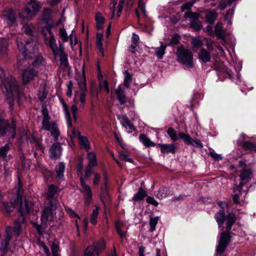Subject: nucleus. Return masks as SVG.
<instances>
[{
	"instance_id": "nucleus-1",
	"label": "nucleus",
	"mask_w": 256,
	"mask_h": 256,
	"mask_svg": "<svg viewBox=\"0 0 256 256\" xmlns=\"http://www.w3.org/2000/svg\"><path fill=\"white\" fill-rule=\"evenodd\" d=\"M6 76L4 69L0 68V79L2 90L9 104L10 110L12 112L14 106V98H17L19 100L22 96V92L14 78L10 75L6 77Z\"/></svg>"
},
{
	"instance_id": "nucleus-2",
	"label": "nucleus",
	"mask_w": 256,
	"mask_h": 256,
	"mask_svg": "<svg viewBox=\"0 0 256 256\" xmlns=\"http://www.w3.org/2000/svg\"><path fill=\"white\" fill-rule=\"evenodd\" d=\"M42 34L46 44L52 50L55 60H58L60 62V66L64 68H66L68 64V56L64 52L62 42H59L58 47L54 36L52 32V28L50 26L44 27L42 30Z\"/></svg>"
},
{
	"instance_id": "nucleus-3",
	"label": "nucleus",
	"mask_w": 256,
	"mask_h": 256,
	"mask_svg": "<svg viewBox=\"0 0 256 256\" xmlns=\"http://www.w3.org/2000/svg\"><path fill=\"white\" fill-rule=\"evenodd\" d=\"M16 195L14 196L10 203L7 202H0V207L2 210L7 213H10L13 210L16 206H22L24 189L22 184L18 178L17 186L14 188Z\"/></svg>"
},
{
	"instance_id": "nucleus-4",
	"label": "nucleus",
	"mask_w": 256,
	"mask_h": 256,
	"mask_svg": "<svg viewBox=\"0 0 256 256\" xmlns=\"http://www.w3.org/2000/svg\"><path fill=\"white\" fill-rule=\"evenodd\" d=\"M42 120L40 130L50 132L54 140H57L60 135V131L56 123L54 122H50V116L46 106H42Z\"/></svg>"
},
{
	"instance_id": "nucleus-5",
	"label": "nucleus",
	"mask_w": 256,
	"mask_h": 256,
	"mask_svg": "<svg viewBox=\"0 0 256 256\" xmlns=\"http://www.w3.org/2000/svg\"><path fill=\"white\" fill-rule=\"evenodd\" d=\"M17 122L14 118L10 122L8 120L0 119V138L8 137L14 139L16 136Z\"/></svg>"
},
{
	"instance_id": "nucleus-6",
	"label": "nucleus",
	"mask_w": 256,
	"mask_h": 256,
	"mask_svg": "<svg viewBox=\"0 0 256 256\" xmlns=\"http://www.w3.org/2000/svg\"><path fill=\"white\" fill-rule=\"evenodd\" d=\"M41 6L36 0H30L26 5L25 10L19 14L22 21L24 23L38 14Z\"/></svg>"
},
{
	"instance_id": "nucleus-7",
	"label": "nucleus",
	"mask_w": 256,
	"mask_h": 256,
	"mask_svg": "<svg viewBox=\"0 0 256 256\" xmlns=\"http://www.w3.org/2000/svg\"><path fill=\"white\" fill-rule=\"evenodd\" d=\"M176 55L178 62L188 68L193 66V56L190 50L182 45L177 48Z\"/></svg>"
},
{
	"instance_id": "nucleus-8",
	"label": "nucleus",
	"mask_w": 256,
	"mask_h": 256,
	"mask_svg": "<svg viewBox=\"0 0 256 256\" xmlns=\"http://www.w3.org/2000/svg\"><path fill=\"white\" fill-rule=\"evenodd\" d=\"M106 247V243L104 240L95 242L92 245L86 248L84 256H99L100 254L105 250Z\"/></svg>"
},
{
	"instance_id": "nucleus-9",
	"label": "nucleus",
	"mask_w": 256,
	"mask_h": 256,
	"mask_svg": "<svg viewBox=\"0 0 256 256\" xmlns=\"http://www.w3.org/2000/svg\"><path fill=\"white\" fill-rule=\"evenodd\" d=\"M16 42L19 51L24 54V58L29 59L32 58V56L30 54H32L33 42L30 41H26L20 37L18 38Z\"/></svg>"
},
{
	"instance_id": "nucleus-10",
	"label": "nucleus",
	"mask_w": 256,
	"mask_h": 256,
	"mask_svg": "<svg viewBox=\"0 0 256 256\" xmlns=\"http://www.w3.org/2000/svg\"><path fill=\"white\" fill-rule=\"evenodd\" d=\"M57 204L53 202H48V204L44 207L41 215V220L42 222L46 223L48 220L53 218L56 214L55 212L57 208Z\"/></svg>"
},
{
	"instance_id": "nucleus-11",
	"label": "nucleus",
	"mask_w": 256,
	"mask_h": 256,
	"mask_svg": "<svg viewBox=\"0 0 256 256\" xmlns=\"http://www.w3.org/2000/svg\"><path fill=\"white\" fill-rule=\"evenodd\" d=\"M77 80L80 92L76 91L78 92L76 98L79 96L80 102L82 104H84L86 102V96L87 90L85 74L84 70L82 72V76H81L80 78H78Z\"/></svg>"
},
{
	"instance_id": "nucleus-12",
	"label": "nucleus",
	"mask_w": 256,
	"mask_h": 256,
	"mask_svg": "<svg viewBox=\"0 0 256 256\" xmlns=\"http://www.w3.org/2000/svg\"><path fill=\"white\" fill-rule=\"evenodd\" d=\"M83 176L80 178V185L82 187V192L84 194V204L89 205L92 200V192L90 187L86 184Z\"/></svg>"
},
{
	"instance_id": "nucleus-13",
	"label": "nucleus",
	"mask_w": 256,
	"mask_h": 256,
	"mask_svg": "<svg viewBox=\"0 0 256 256\" xmlns=\"http://www.w3.org/2000/svg\"><path fill=\"white\" fill-rule=\"evenodd\" d=\"M58 188L54 184L48 186L46 192L48 202H54L58 204L57 195L59 192Z\"/></svg>"
},
{
	"instance_id": "nucleus-14",
	"label": "nucleus",
	"mask_w": 256,
	"mask_h": 256,
	"mask_svg": "<svg viewBox=\"0 0 256 256\" xmlns=\"http://www.w3.org/2000/svg\"><path fill=\"white\" fill-rule=\"evenodd\" d=\"M62 148L60 143L56 142L52 144L50 149V158L52 159H58L62 155Z\"/></svg>"
},
{
	"instance_id": "nucleus-15",
	"label": "nucleus",
	"mask_w": 256,
	"mask_h": 256,
	"mask_svg": "<svg viewBox=\"0 0 256 256\" xmlns=\"http://www.w3.org/2000/svg\"><path fill=\"white\" fill-rule=\"evenodd\" d=\"M12 228L11 226H8L6 228V236L5 238L1 242L0 250L4 252V254L6 253L8 250V246L10 241L12 239Z\"/></svg>"
},
{
	"instance_id": "nucleus-16",
	"label": "nucleus",
	"mask_w": 256,
	"mask_h": 256,
	"mask_svg": "<svg viewBox=\"0 0 256 256\" xmlns=\"http://www.w3.org/2000/svg\"><path fill=\"white\" fill-rule=\"evenodd\" d=\"M36 76V70L32 68H28L26 69L22 74V82L24 84H28Z\"/></svg>"
},
{
	"instance_id": "nucleus-17",
	"label": "nucleus",
	"mask_w": 256,
	"mask_h": 256,
	"mask_svg": "<svg viewBox=\"0 0 256 256\" xmlns=\"http://www.w3.org/2000/svg\"><path fill=\"white\" fill-rule=\"evenodd\" d=\"M117 118L120 120V124L122 126L126 129L132 131L136 130V128L134 124L130 121L129 118L125 115H118Z\"/></svg>"
},
{
	"instance_id": "nucleus-18",
	"label": "nucleus",
	"mask_w": 256,
	"mask_h": 256,
	"mask_svg": "<svg viewBox=\"0 0 256 256\" xmlns=\"http://www.w3.org/2000/svg\"><path fill=\"white\" fill-rule=\"evenodd\" d=\"M158 146L160 148V152L162 154H175L176 151V148L174 144H158Z\"/></svg>"
},
{
	"instance_id": "nucleus-19",
	"label": "nucleus",
	"mask_w": 256,
	"mask_h": 256,
	"mask_svg": "<svg viewBox=\"0 0 256 256\" xmlns=\"http://www.w3.org/2000/svg\"><path fill=\"white\" fill-rule=\"evenodd\" d=\"M115 93L116 99L120 104H124L127 102V98L126 96L124 90L120 86L115 90Z\"/></svg>"
},
{
	"instance_id": "nucleus-20",
	"label": "nucleus",
	"mask_w": 256,
	"mask_h": 256,
	"mask_svg": "<svg viewBox=\"0 0 256 256\" xmlns=\"http://www.w3.org/2000/svg\"><path fill=\"white\" fill-rule=\"evenodd\" d=\"M236 214L231 212L228 213L226 216V228L227 230L230 231L231 228L236 221Z\"/></svg>"
},
{
	"instance_id": "nucleus-21",
	"label": "nucleus",
	"mask_w": 256,
	"mask_h": 256,
	"mask_svg": "<svg viewBox=\"0 0 256 256\" xmlns=\"http://www.w3.org/2000/svg\"><path fill=\"white\" fill-rule=\"evenodd\" d=\"M4 16L9 25L12 24L16 20L15 12L12 9L5 10L4 12Z\"/></svg>"
},
{
	"instance_id": "nucleus-22",
	"label": "nucleus",
	"mask_w": 256,
	"mask_h": 256,
	"mask_svg": "<svg viewBox=\"0 0 256 256\" xmlns=\"http://www.w3.org/2000/svg\"><path fill=\"white\" fill-rule=\"evenodd\" d=\"M59 36L62 40V42H66L70 40V45L72 48L73 47L72 36V34H70L68 36L66 32V30L64 27L60 29Z\"/></svg>"
},
{
	"instance_id": "nucleus-23",
	"label": "nucleus",
	"mask_w": 256,
	"mask_h": 256,
	"mask_svg": "<svg viewBox=\"0 0 256 256\" xmlns=\"http://www.w3.org/2000/svg\"><path fill=\"white\" fill-rule=\"evenodd\" d=\"M240 146L244 150L256 152V144L250 140L244 141L240 144Z\"/></svg>"
},
{
	"instance_id": "nucleus-24",
	"label": "nucleus",
	"mask_w": 256,
	"mask_h": 256,
	"mask_svg": "<svg viewBox=\"0 0 256 256\" xmlns=\"http://www.w3.org/2000/svg\"><path fill=\"white\" fill-rule=\"evenodd\" d=\"M198 58L204 63H206L210 60V54L207 50L202 48L198 53Z\"/></svg>"
},
{
	"instance_id": "nucleus-25",
	"label": "nucleus",
	"mask_w": 256,
	"mask_h": 256,
	"mask_svg": "<svg viewBox=\"0 0 256 256\" xmlns=\"http://www.w3.org/2000/svg\"><path fill=\"white\" fill-rule=\"evenodd\" d=\"M230 232L227 230L222 232L218 242L228 245L231 240Z\"/></svg>"
},
{
	"instance_id": "nucleus-26",
	"label": "nucleus",
	"mask_w": 256,
	"mask_h": 256,
	"mask_svg": "<svg viewBox=\"0 0 256 256\" xmlns=\"http://www.w3.org/2000/svg\"><path fill=\"white\" fill-rule=\"evenodd\" d=\"M78 138L80 148L88 152L90 150V146L88 138L85 136H82L80 134H78Z\"/></svg>"
},
{
	"instance_id": "nucleus-27",
	"label": "nucleus",
	"mask_w": 256,
	"mask_h": 256,
	"mask_svg": "<svg viewBox=\"0 0 256 256\" xmlns=\"http://www.w3.org/2000/svg\"><path fill=\"white\" fill-rule=\"evenodd\" d=\"M224 210H220L216 214L214 218L218 223V227L222 226L226 218Z\"/></svg>"
},
{
	"instance_id": "nucleus-28",
	"label": "nucleus",
	"mask_w": 256,
	"mask_h": 256,
	"mask_svg": "<svg viewBox=\"0 0 256 256\" xmlns=\"http://www.w3.org/2000/svg\"><path fill=\"white\" fill-rule=\"evenodd\" d=\"M65 170V164L63 162H59L56 166L55 170L56 174V177L59 180L64 178V173Z\"/></svg>"
},
{
	"instance_id": "nucleus-29",
	"label": "nucleus",
	"mask_w": 256,
	"mask_h": 256,
	"mask_svg": "<svg viewBox=\"0 0 256 256\" xmlns=\"http://www.w3.org/2000/svg\"><path fill=\"white\" fill-rule=\"evenodd\" d=\"M214 31L218 38L222 40L226 38L225 32L223 30L222 24V23H218L216 24Z\"/></svg>"
},
{
	"instance_id": "nucleus-30",
	"label": "nucleus",
	"mask_w": 256,
	"mask_h": 256,
	"mask_svg": "<svg viewBox=\"0 0 256 256\" xmlns=\"http://www.w3.org/2000/svg\"><path fill=\"white\" fill-rule=\"evenodd\" d=\"M139 138L146 147L149 148L150 146H156L155 143L152 142L144 134H140V135Z\"/></svg>"
},
{
	"instance_id": "nucleus-31",
	"label": "nucleus",
	"mask_w": 256,
	"mask_h": 256,
	"mask_svg": "<svg viewBox=\"0 0 256 256\" xmlns=\"http://www.w3.org/2000/svg\"><path fill=\"white\" fill-rule=\"evenodd\" d=\"M95 20L96 21V28L98 30H101L103 28V24L104 22V18L102 16L101 13L98 12L95 16Z\"/></svg>"
},
{
	"instance_id": "nucleus-32",
	"label": "nucleus",
	"mask_w": 256,
	"mask_h": 256,
	"mask_svg": "<svg viewBox=\"0 0 256 256\" xmlns=\"http://www.w3.org/2000/svg\"><path fill=\"white\" fill-rule=\"evenodd\" d=\"M205 17L208 22L213 24L217 18V13L214 10H212L208 12Z\"/></svg>"
},
{
	"instance_id": "nucleus-33",
	"label": "nucleus",
	"mask_w": 256,
	"mask_h": 256,
	"mask_svg": "<svg viewBox=\"0 0 256 256\" xmlns=\"http://www.w3.org/2000/svg\"><path fill=\"white\" fill-rule=\"evenodd\" d=\"M252 170L250 168L244 169L240 172V178L241 180L248 181L251 178Z\"/></svg>"
},
{
	"instance_id": "nucleus-34",
	"label": "nucleus",
	"mask_w": 256,
	"mask_h": 256,
	"mask_svg": "<svg viewBox=\"0 0 256 256\" xmlns=\"http://www.w3.org/2000/svg\"><path fill=\"white\" fill-rule=\"evenodd\" d=\"M146 196V192L142 188H140L138 192L134 195L132 199L135 201H138L143 200Z\"/></svg>"
},
{
	"instance_id": "nucleus-35",
	"label": "nucleus",
	"mask_w": 256,
	"mask_h": 256,
	"mask_svg": "<svg viewBox=\"0 0 256 256\" xmlns=\"http://www.w3.org/2000/svg\"><path fill=\"white\" fill-rule=\"evenodd\" d=\"M178 137L182 139L186 144L194 146L192 142L193 138L189 134L184 132H180L178 134Z\"/></svg>"
},
{
	"instance_id": "nucleus-36",
	"label": "nucleus",
	"mask_w": 256,
	"mask_h": 256,
	"mask_svg": "<svg viewBox=\"0 0 256 256\" xmlns=\"http://www.w3.org/2000/svg\"><path fill=\"white\" fill-rule=\"evenodd\" d=\"M200 17V14L196 12H188L184 15V18H190V22L198 20Z\"/></svg>"
},
{
	"instance_id": "nucleus-37",
	"label": "nucleus",
	"mask_w": 256,
	"mask_h": 256,
	"mask_svg": "<svg viewBox=\"0 0 256 256\" xmlns=\"http://www.w3.org/2000/svg\"><path fill=\"white\" fill-rule=\"evenodd\" d=\"M87 156L88 160V164L94 166L98 165L96 154L94 152H87Z\"/></svg>"
},
{
	"instance_id": "nucleus-38",
	"label": "nucleus",
	"mask_w": 256,
	"mask_h": 256,
	"mask_svg": "<svg viewBox=\"0 0 256 256\" xmlns=\"http://www.w3.org/2000/svg\"><path fill=\"white\" fill-rule=\"evenodd\" d=\"M10 144H7L0 148V158H5L10 148Z\"/></svg>"
},
{
	"instance_id": "nucleus-39",
	"label": "nucleus",
	"mask_w": 256,
	"mask_h": 256,
	"mask_svg": "<svg viewBox=\"0 0 256 256\" xmlns=\"http://www.w3.org/2000/svg\"><path fill=\"white\" fill-rule=\"evenodd\" d=\"M166 45H161L160 47L156 48V54L159 59H162L165 54Z\"/></svg>"
},
{
	"instance_id": "nucleus-40",
	"label": "nucleus",
	"mask_w": 256,
	"mask_h": 256,
	"mask_svg": "<svg viewBox=\"0 0 256 256\" xmlns=\"http://www.w3.org/2000/svg\"><path fill=\"white\" fill-rule=\"evenodd\" d=\"M168 190L166 188H159L158 190L156 192V196L160 199H162L168 196Z\"/></svg>"
},
{
	"instance_id": "nucleus-41",
	"label": "nucleus",
	"mask_w": 256,
	"mask_h": 256,
	"mask_svg": "<svg viewBox=\"0 0 256 256\" xmlns=\"http://www.w3.org/2000/svg\"><path fill=\"white\" fill-rule=\"evenodd\" d=\"M95 209L93 210L92 213L91 215L90 222L93 224L95 225L97 222V218L98 214L99 207L96 206Z\"/></svg>"
},
{
	"instance_id": "nucleus-42",
	"label": "nucleus",
	"mask_w": 256,
	"mask_h": 256,
	"mask_svg": "<svg viewBox=\"0 0 256 256\" xmlns=\"http://www.w3.org/2000/svg\"><path fill=\"white\" fill-rule=\"evenodd\" d=\"M103 34L102 33L96 34V46L98 48L103 54L102 48Z\"/></svg>"
},
{
	"instance_id": "nucleus-43",
	"label": "nucleus",
	"mask_w": 256,
	"mask_h": 256,
	"mask_svg": "<svg viewBox=\"0 0 256 256\" xmlns=\"http://www.w3.org/2000/svg\"><path fill=\"white\" fill-rule=\"evenodd\" d=\"M167 134L173 142L178 140V136H177L176 130L172 128H169L167 130Z\"/></svg>"
},
{
	"instance_id": "nucleus-44",
	"label": "nucleus",
	"mask_w": 256,
	"mask_h": 256,
	"mask_svg": "<svg viewBox=\"0 0 256 256\" xmlns=\"http://www.w3.org/2000/svg\"><path fill=\"white\" fill-rule=\"evenodd\" d=\"M124 78L123 82L124 85L126 88H129L130 83L132 82V75L128 72V70H126L124 72Z\"/></svg>"
},
{
	"instance_id": "nucleus-45",
	"label": "nucleus",
	"mask_w": 256,
	"mask_h": 256,
	"mask_svg": "<svg viewBox=\"0 0 256 256\" xmlns=\"http://www.w3.org/2000/svg\"><path fill=\"white\" fill-rule=\"evenodd\" d=\"M190 27L193 28L194 30L198 32L202 28V24L198 20L191 21L190 24Z\"/></svg>"
},
{
	"instance_id": "nucleus-46",
	"label": "nucleus",
	"mask_w": 256,
	"mask_h": 256,
	"mask_svg": "<svg viewBox=\"0 0 256 256\" xmlns=\"http://www.w3.org/2000/svg\"><path fill=\"white\" fill-rule=\"evenodd\" d=\"M96 166L88 164L85 170L84 177V178L85 180H87L88 178L92 176L94 172V167Z\"/></svg>"
},
{
	"instance_id": "nucleus-47",
	"label": "nucleus",
	"mask_w": 256,
	"mask_h": 256,
	"mask_svg": "<svg viewBox=\"0 0 256 256\" xmlns=\"http://www.w3.org/2000/svg\"><path fill=\"white\" fill-rule=\"evenodd\" d=\"M84 164L83 160L82 158H78V163L76 166V172L78 176H82V170H83Z\"/></svg>"
},
{
	"instance_id": "nucleus-48",
	"label": "nucleus",
	"mask_w": 256,
	"mask_h": 256,
	"mask_svg": "<svg viewBox=\"0 0 256 256\" xmlns=\"http://www.w3.org/2000/svg\"><path fill=\"white\" fill-rule=\"evenodd\" d=\"M24 206L26 210L27 213L30 214L32 213L34 211V203L30 201L27 200H24Z\"/></svg>"
},
{
	"instance_id": "nucleus-49",
	"label": "nucleus",
	"mask_w": 256,
	"mask_h": 256,
	"mask_svg": "<svg viewBox=\"0 0 256 256\" xmlns=\"http://www.w3.org/2000/svg\"><path fill=\"white\" fill-rule=\"evenodd\" d=\"M159 218L158 216H156L154 218H151L150 220V231L151 232H154L156 230V226L158 222Z\"/></svg>"
},
{
	"instance_id": "nucleus-50",
	"label": "nucleus",
	"mask_w": 256,
	"mask_h": 256,
	"mask_svg": "<svg viewBox=\"0 0 256 256\" xmlns=\"http://www.w3.org/2000/svg\"><path fill=\"white\" fill-rule=\"evenodd\" d=\"M192 44L194 48H200L202 46L204 43L198 38H194L192 39Z\"/></svg>"
},
{
	"instance_id": "nucleus-51",
	"label": "nucleus",
	"mask_w": 256,
	"mask_h": 256,
	"mask_svg": "<svg viewBox=\"0 0 256 256\" xmlns=\"http://www.w3.org/2000/svg\"><path fill=\"white\" fill-rule=\"evenodd\" d=\"M7 51V42L6 40L2 39L0 41V55L6 54Z\"/></svg>"
},
{
	"instance_id": "nucleus-52",
	"label": "nucleus",
	"mask_w": 256,
	"mask_h": 256,
	"mask_svg": "<svg viewBox=\"0 0 256 256\" xmlns=\"http://www.w3.org/2000/svg\"><path fill=\"white\" fill-rule=\"evenodd\" d=\"M180 36L178 34H176L172 36L168 45L169 46L177 45L180 43Z\"/></svg>"
},
{
	"instance_id": "nucleus-53",
	"label": "nucleus",
	"mask_w": 256,
	"mask_h": 256,
	"mask_svg": "<svg viewBox=\"0 0 256 256\" xmlns=\"http://www.w3.org/2000/svg\"><path fill=\"white\" fill-rule=\"evenodd\" d=\"M22 22L24 24L23 28H24V31L26 32V34H29L30 36L32 35V34L33 32L32 28L33 26L32 25H30L28 24H27V22L24 23L22 21Z\"/></svg>"
},
{
	"instance_id": "nucleus-54",
	"label": "nucleus",
	"mask_w": 256,
	"mask_h": 256,
	"mask_svg": "<svg viewBox=\"0 0 256 256\" xmlns=\"http://www.w3.org/2000/svg\"><path fill=\"white\" fill-rule=\"evenodd\" d=\"M90 94L92 100H98V92L96 86H92L90 90Z\"/></svg>"
},
{
	"instance_id": "nucleus-55",
	"label": "nucleus",
	"mask_w": 256,
	"mask_h": 256,
	"mask_svg": "<svg viewBox=\"0 0 256 256\" xmlns=\"http://www.w3.org/2000/svg\"><path fill=\"white\" fill-rule=\"evenodd\" d=\"M51 250L52 253V256H58L60 248L58 244L53 242L51 246Z\"/></svg>"
},
{
	"instance_id": "nucleus-56",
	"label": "nucleus",
	"mask_w": 256,
	"mask_h": 256,
	"mask_svg": "<svg viewBox=\"0 0 256 256\" xmlns=\"http://www.w3.org/2000/svg\"><path fill=\"white\" fill-rule=\"evenodd\" d=\"M78 94V92H75L74 94V102L75 104H72L71 106V111L72 113V114H76L78 112V106H76V104L78 103V100H76V96Z\"/></svg>"
},
{
	"instance_id": "nucleus-57",
	"label": "nucleus",
	"mask_w": 256,
	"mask_h": 256,
	"mask_svg": "<svg viewBox=\"0 0 256 256\" xmlns=\"http://www.w3.org/2000/svg\"><path fill=\"white\" fill-rule=\"evenodd\" d=\"M30 142L31 144L34 142L39 149L42 150V152L44 151V148L42 144V140H40L38 138L36 139L32 136V138L30 140Z\"/></svg>"
},
{
	"instance_id": "nucleus-58",
	"label": "nucleus",
	"mask_w": 256,
	"mask_h": 256,
	"mask_svg": "<svg viewBox=\"0 0 256 256\" xmlns=\"http://www.w3.org/2000/svg\"><path fill=\"white\" fill-rule=\"evenodd\" d=\"M119 156L120 159L122 160L128 162L132 163L133 162V160L131 158H128V154L122 152H119Z\"/></svg>"
},
{
	"instance_id": "nucleus-59",
	"label": "nucleus",
	"mask_w": 256,
	"mask_h": 256,
	"mask_svg": "<svg viewBox=\"0 0 256 256\" xmlns=\"http://www.w3.org/2000/svg\"><path fill=\"white\" fill-rule=\"evenodd\" d=\"M228 245L218 242L216 248V252L218 254H222L225 250Z\"/></svg>"
},
{
	"instance_id": "nucleus-60",
	"label": "nucleus",
	"mask_w": 256,
	"mask_h": 256,
	"mask_svg": "<svg viewBox=\"0 0 256 256\" xmlns=\"http://www.w3.org/2000/svg\"><path fill=\"white\" fill-rule=\"evenodd\" d=\"M229 5L228 0H220L218 8L220 10H224Z\"/></svg>"
},
{
	"instance_id": "nucleus-61",
	"label": "nucleus",
	"mask_w": 256,
	"mask_h": 256,
	"mask_svg": "<svg viewBox=\"0 0 256 256\" xmlns=\"http://www.w3.org/2000/svg\"><path fill=\"white\" fill-rule=\"evenodd\" d=\"M14 232L16 236H18L20 232L21 224L18 222H14Z\"/></svg>"
},
{
	"instance_id": "nucleus-62",
	"label": "nucleus",
	"mask_w": 256,
	"mask_h": 256,
	"mask_svg": "<svg viewBox=\"0 0 256 256\" xmlns=\"http://www.w3.org/2000/svg\"><path fill=\"white\" fill-rule=\"evenodd\" d=\"M47 96V92H46L44 88L39 90L38 92V97L40 100H44Z\"/></svg>"
},
{
	"instance_id": "nucleus-63",
	"label": "nucleus",
	"mask_w": 256,
	"mask_h": 256,
	"mask_svg": "<svg viewBox=\"0 0 256 256\" xmlns=\"http://www.w3.org/2000/svg\"><path fill=\"white\" fill-rule=\"evenodd\" d=\"M44 58L41 56H38L32 63V65L34 66H38L42 64Z\"/></svg>"
},
{
	"instance_id": "nucleus-64",
	"label": "nucleus",
	"mask_w": 256,
	"mask_h": 256,
	"mask_svg": "<svg viewBox=\"0 0 256 256\" xmlns=\"http://www.w3.org/2000/svg\"><path fill=\"white\" fill-rule=\"evenodd\" d=\"M193 4L192 2H186L181 7V10L182 11H184L186 10H190L192 8V7Z\"/></svg>"
}]
</instances>
